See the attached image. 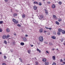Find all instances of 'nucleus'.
Here are the masks:
<instances>
[{
    "mask_svg": "<svg viewBox=\"0 0 65 65\" xmlns=\"http://www.w3.org/2000/svg\"><path fill=\"white\" fill-rule=\"evenodd\" d=\"M60 62H63V60H62V59H61L60 60Z\"/></svg>",
    "mask_w": 65,
    "mask_h": 65,
    "instance_id": "40",
    "label": "nucleus"
},
{
    "mask_svg": "<svg viewBox=\"0 0 65 65\" xmlns=\"http://www.w3.org/2000/svg\"><path fill=\"white\" fill-rule=\"evenodd\" d=\"M23 40L24 42H26V41H27V39L26 38L24 37L23 38Z\"/></svg>",
    "mask_w": 65,
    "mask_h": 65,
    "instance_id": "2",
    "label": "nucleus"
},
{
    "mask_svg": "<svg viewBox=\"0 0 65 65\" xmlns=\"http://www.w3.org/2000/svg\"><path fill=\"white\" fill-rule=\"evenodd\" d=\"M3 39H5L6 38V35H4L3 36Z\"/></svg>",
    "mask_w": 65,
    "mask_h": 65,
    "instance_id": "7",
    "label": "nucleus"
},
{
    "mask_svg": "<svg viewBox=\"0 0 65 65\" xmlns=\"http://www.w3.org/2000/svg\"><path fill=\"white\" fill-rule=\"evenodd\" d=\"M6 31L7 32H9L10 31V30L8 28H7L6 29Z\"/></svg>",
    "mask_w": 65,
    "mask_h": 65,
    "instance_id": "11",
    "label": "nucleus"
},
{
    "mask_svg": "<svg viewBox=\"0 0 65 65\" xmlns=\"http://www.w3.org/2000/svg\"><path fill=\"white\" fill-rule=\"evenodd\" d=\"M17 26H18V27H21V25L20 24H18L17 25Z\"/></svg>",
    "mask_w": 65,
    "mask_h": 65,
    "instance_id": "32",
    "label": "nucleus"
},
{
    "mask_svg": "<svg viewBox=\"0 0 65 65\" xmlns=\"http://www.w3.org/2000/svg\"><path fill=\"white\" fill-rule=\"evenodd\" d=\"M47 3L48 4H51V2H47Z\"/></svg>",
    "mask_w": 65,
    "mask_h": 65,
    "instance_id": "37",
    "label": "nucleus"
},
{
    "mask_svg": "<svg viewBox=\"0 0 65 65\" xmlns=\"http://www.w3.org/2000/svg\"><path fill=\"white\" fill-rule=\"evenodd\" d=\"M39 40L41 41V42H42L43 40V37L40 36L39 38Z\"/></svg>",
    "mask_w": 65,
    "mask_h": 65,
    "instance_id": "1",
    "label": "nucleus"
},
{
    "mask_svg": "<svg viewBox=\"0 0 65 65\" xmlns=\"http://www.w3.org/2000/svg\"><path fill=\"white\" fill-rule=\"evenodd\" d=\"M44 33H46V32H46V31H44Z\"/></svg>",
    "mask_w": 65,
    "mask_h": 65,
    "instance_id": "51",
    "label": "nucleus"
},
{
    "mask_svg": "<svg viewBox=\"0 0 65 65\" xmlns=\"http://www.w3.org/2000/svg\"><path fill=\"white\" fill-rule=\"evenodd\" d=\"M30 52H31V50H28L27 51L28 53V54H31V53H30Z\"/></svg>",
    "mask_w": 65,
    "mask_h": 65,
    "instance_id": "25",
    "label": "nucleus"
},
{
    "mask_svg": "<svg viewBox=\"0 0 65 65\" xmlns=\"http://www.w3.org/2000/svg\"><path fill=\"white\" fill-rule=\"evenodd\" d=\"M17 14H14L13 15V16H14V17H17Z\"/></svg>",
    "mask_w": 65,
    "mask_h": 65,
    "instance_id": "21",
    "label": "nucleus"
},
{
    "mask_svg": "<svg viewBox=\"0 0 65 65\" xmlns=\"http://www.w3.org/2000/svg\"><path fill=\"white\" fill-rule=\"evenodd\" d=\"M2 32V29H0V32Z\"/></svg>",
    "mask_w": 65,
    "mask_h": 65,
    "instance_id": "42",
    "label": "nucleus"
},
{
    "mask_svg": "<svg viewBox=\"0 0 65 65\" xmlns=\"http://www.w3.org/2000/svg\"><path fill=\"white\" fill-rule=\"evenodd\" d=\"M4 58L5 59H6V57L5 56H4Z\"/></svg>",
    "mask_w": 65,
    "mask_h": 65,
    "instance_id": "43",
    "label": "nucleus"
},
{
    "mask_svg": "<svg viewBox=\"0 0 65 65\" xmlns=\"http://www.w3.org/2000/svg\"><path fill=\"white\" fill-rule=\"evenodd\" d=\"M13 51H11V52H12Z\"/></svg>",
    "mask_w": 65,
    "mask_h": 65,
    "instance_id": "63",
    "label": "nucleus"
},
{
    "mask_svg": "<svg viewBox=\"0 0 65 65\" xmlns=\"http://www.w3.org/2000/svg\"><path fill=\"white\" fill-rule=\"evenodd\" d=\"M52 65H56V63L55 62H54L52 64Z\"/></svg>",
    "mask_w": 65,
    "mask_h": 65,
    "instance_id": "35",
    "label": "nucleus"
},
{
    "mask_svg": "<svg viewBox=\"0 0 65 65\" xmlns=\"http://www.w3.org/2000/svg\"><path fill=\"white\" fill-rule=\"evenodd\" d=\"M40 17L41 18V20H44V18L43 17V15H40Z\"/></svg>",
    "mask_w": 65,
    "mask_h": 65,
    "instance_id": "3",
    "label": "nucleus"
},
{
    "mask_svg": "<svg viewBox=\"0 0 65 65\" xmlns=\"http://www.w3.org/2000/svg\"><path fill=\"white\" fill-rule=\"evenodd\" d=\"M52 58H53V60H55V59L56 58V57H55V56H53Z\"/></svg>",
    "mask_w": 65,
    "mask_h": 65,
    "instance_id": "12",
    "label": "nucleus"
},
{
    "mask_svg": "<svg viewBox=\"0 0 65 65\" xmlns=\"http://www.w3.org/2000/svg\"><path fill=\"white\" fill-rule=\"evenodd\" d=\"M56 23L57 25H59V23L57 21L56 22Z\"/></svg>",
    "mask_w": 65,
    "mask_h": 65,
    "instance_id": "19",
    "label": "nucleus"
},
{
    "mask_svg": "<svg viewBox=\"0 0 65 65\" xmlns=\"http://www.w3.org/2000/svg\"><path fill=\"white\" fill-rule=\"evenodd\" d=\"M20 44L21 45H24V43L22 42L20 43Z\"/></svg>",
    "mask_w": 65,
    "mask_h": 65,
    "instance_id": "17",
    "label": "nucleus"
},
{
    "mask_svg": "<svg viewBox=\"0 0 65 65\" xmlns=\"http://www.w3.org/2000/svg\"><path fill=\"white\" fill-rule=\"evenodd\" d=\"M2 65H6V64L5 63H3Z\"/></svg>",
    "mask_w": 65,
    "mask_h": 65,
    "instance_id": "41",
    "label": "nucleus"
},
{
    "mask_svg": "<svg viewBox=\"0 0 65 65\" xmlns=\"http://www.w3.org/2000/svg\"><path fill=\"white\" fill-rule=\"evenodd\" d=\"M5 2H7L8 1V0H5Z\"/></svg>",
    "mask_w": 65,
    "mask_h": 65,
    "instance_id": "45",
    "label": "nucleus"
},
{
    "mask_svg": "<svg viewBox=\"0 0 65 65\" xmlns=\"http://www.w3.org/2000/svg\"><path fill=\"white\" fill-rule=\"evenodd\" d=\"M53 18H56V16L55 15H53Z\"/></svg>",
    "mask_w": 65,
    "mask_h": 65,
    "instance_id": "36",
    "label": "nucleus"
},
{
    "mask_svg": "<svg viewBox=\"0 0 65 65\" xmlns=\"http://www.w3.org/2000/svg\"><path fill=\"white\" fill-rule=\"evenodd\" d=\"M39 32L40 33H42L43 32V29L41 28L39 30Z\"/></svg>",
    "mask_w": 65,
    "mask_h": 65,
    "instance_id": "6",
    "label": "nucleus"
},
{
    "mask_svg": "<svg viewBox=\"0 0 65 65\" xmlns=\"http://www.w3.org/2000/svg\"><path fill=\"white\" fill-rule=\"evenodd\" d=\"M56 50H57V51H58V49H57Z\"/></svg>",
    "mask_w": 65,
    "mask_h": 65,
    "instance_id": "62",
    "label": "nucleus"
},
{
    "mask_svg": "<svg viewBox=\"0 0 65 65\" xmlns=\"http://www.w3.org/2000/svg\"><path fill=\"white\" fill-rule=\"evenodd\" d=\"M52 8H56V5L54 4H53L52 5Z\"/></svg>",
    "mask_w": 65,
    "mask_h": 65,
    "instance_id": "4",
    "label": "nucleus"
},
{
    "mask_svg": "<svg viewBox=\"0 0 65 65\" xmlns=\"http://www.w3.org/2000/svg\"><path fill=\"white\" fill-rule=\"evenodd\" d=\"M38 44H39V45L40 44V43H38Z\"/></svg>",
    "mask_w": 65,
    "mask_h": 65,
    "instance_id": "58",
    "label": "nucleus"
},
{
    "mask_svg": "<svg viewBox=\"0 0 65 65\" xmlns=\"http://www.w3.org/2000/svg\"><path fill=\"white\" fill-rule=\"evenodd\" d=\"M34 4H38V2H36L35 1H34Z\"/></svg>",
    "mask_w": 65,
    "mask_h": 65,
    "instance_id": "20",
    "label": "nucleus"
},
{
    "mask_svg": "<svg viewBox=\"0 0 65 65\" xmlns=\"http://www.w3.org/2000/svg\"><path fill=\"white\" fill-rule=\"evenodd\" d=\"M31 47H33V45H31Z\"/></svg>",
    "mask_w": 65,
    "mask_h": 65,
    "instance_id": "55",
    "label": "nucleus"
},
{
    "mask_svg": "<svg viewBox=\"0 0 65 65\" xmlns=\"http://www.w3.org/2000/svg\"><path fill=\"white\" fill-rule=\"evenodd\" d=\"M46 53L48 54H49V53L47 51H46Z\"/></svg>",
    "mask_w": 65,
    "mask_h": 65,
    "instance_id": "48",
    "label": "nucleus"
},
{
    "mask_svg": "<svg viewBox=\"0 0 65 65\" xmlns=\"http://www.w3.org/2000/svg\"><path fill=\"white\" fill-rule=\"evenodd\" d=\"M45 65H48L49 64V62H45Z\"/></svg>",
    "mask_w": 65,
    "mask_h": 65,
    "instance_id": "8",
    "label": "nucleus"
},
{
    "mask_svg": "<svg viewBox=\"0 0 65 65\" xmlns=\"http://www.w3.org/2000/svg\"><path fill=\"white\" fill-rule=\"evenodd\" d=\"M27 65H30V64H27Z\"/></svg>",
    "mask_w": 65,
    "mask_h": 65,
    "instance_id": "61",
    "label": "nucleus"
},
{
    "mask_svg": "<svg viewBox=\"0 0 65 65\" xmlns=\"http://www.w3.org/2000/svg\"><path fill=\"white\" fill-rule=\"evenodd\" d=\"M61 42H63V39H61Z\"/></svg>",
    "mask_w": 65,
    "mask_h": 65,
    "instance_id": "39",
    "label": "nucleus"
},
{
    "mask_svg": "<svg viewBox=\"0 0 65 65\" xmlns=\"http://www.w3.org/2000/svg\"><path fill=\"white\" fill-rule=\"evenodd\" d=\"M50 34H48V35H50Z\"/></svg>",
    "mask_w": 65,
    "mask_h": 65,
    "instance_id": "60",
    "label": "nucleus"
},
{
    "mask_svg": "<svg viewBox=\"0 0 65 65\" xmlns=\"http://www.w3.org/2000/svg\"><path fill=\"white\" fill-rule=\"evenodd\" d=\"M16 11H17V12H19V11L18 10H16Z\"/></svg>",
    "mask_w": 65,
    "mask_h": 65,
    "instance_id": "54",
    "label": "nucleus"
},
{
    "mask_svg": "<svg viewBox=\"0 0 65 65\" xmlns=\"http://www.w3.org/2000/svg\"><path fill=\"white\" fill-rule=\"evenodd\" d=\"M3 21H0V24H3Z\"/></svg>",
    "mask_w": 65,
    "mask_h": 65,
    "instance_id": "33",
    "label": "nucleus"
},
{
    "mask_svg": "<svg viewBox=\"0 0 65 65\" xmlns=\"http://www.w3.org/2000/svg\"><path fill=\"white\" fill-rule=\"evenodd\" d=\"M63 44L65 45V43H63Z\"/></svg>",
    "mask_w": 65,
    "mask_h": 65,
    "instance_id": "59",
    "label": "nucleus"
},
{
    "mask_svg": "<svg viewBox=\"0 0 65 65\" xmlns=\"http://www.w3.org/2000/svg\"><path fill=\"white\" fill-rule=\"evenodd\" d=\"M53 34H54V35H56V31H53Z\"/></svg>",
    "mask_w": 65,
    "mask_h": 65,
    "instance_id": "27",
    "label": "nucleus"
},
{
    "mask_svg": "<svg viewBox=\"0 0 65 65\" xmlns=\"http://www.w3.org/2000/svg\"><path fill=\"white\" fill-rule=\"evenodd\" d=\"M0 55H2V52H0Z\"/></svg>",
    "mask_w": 65,
    "mask_h": 65,
    "instance_id": "53",
    "label": "nucleus"
},
{
    "mask_svg": "<svg viewBox=\"0 0 65 65\" xmlns=\"http://www.w3.org/2000/svg\"><path fill=\"white\" fill-rule=\"evenodd\" d=\"M63 64H65V62H63Z\"/></svg>",
    "mask_w": 65,
    "mask_h": 65,
    "instance_id": "56",
    "label": "nucleus"
},
{
    "mask_svg": "<svg viewBox=\"0 0 65 65\" xmlns=\"http://www.w3.org/2000/svg\"><path fill=\"white\" fill-rule=\"evenodd\" d=\"M14 35H15V36H16V35H16V34H14Z\"/></svg>",
    "mask_w": 65,
    "mask_h": 65,
    "instance_id": "57",
    "label": "nucleus"
},
{
    "mask_svg": "<svg viewBox=\"0 0 65 65\" xmlns=\"http://www.w3.org/2000/svg\"><path fill=\"white\" fill-rule=\"evenodd\" d=\"M22 18H25V17H26V16L25 15L23 14L22 15Z\"/></svg>",
    "mask_w": 65,
    "mask_h": 65,
    "instance_id": "14",
    "label": "nucleus"
},
{
    "mask_svg": "<svg viewBox=\"0 0 65 65\" xmlns=\"http://www.w3.org/2000/svg\"><path fill=\"white\" fill-rule=\"evenodd\" d=\"M25 37H27L28 36V35H26L25 36Z\"/></svg>",
    "mask_w": 65,
    "mask_h": 65,
    "instance_id": "52",
    "label": "nucleus"
},
{
    "mask_svg": "<svg viewBox=\"0 0 65 65\" xmlns=\"http://www.w3.org/2000/svg\"><path fill=\"white\" fill-rule=\"evenodd\" d=\"M9 37V35H7V36H6V39H7V38H8V37Z\"/></svg>",
    "mask_w": 65,
    "mask_h": 65,
    "instance_id": "34",
    "label": "nucleus"
},
{
    "mask_svg": "<svg viewBox=\"0 0 65 65\" xmlns=\"http://www.w3.org/2000/svg\"><path fill=\"white\" fill-rule=\"evenodd\" d=\"M48 29H49V30H52V28H48Z\"/></svg>",
    "mask_w": 65,
    "mask_h": 65,
    "instance_id": "49",
    "label": "nucleus"
},
{
    "mask_svg": "<svg viewBox=\"0 0 65 65\" xmlns=\"http://www.w3.org/2000/svg\"><path fill=\"white\" fill-rule=\"evenodd\" d=\"M4 43L5 44H7V41L6 40H5L4 41Z\"/></svg>",
    "mask_w": 65,
    "mask_h": 65,
    "instance_id": "18",
    "label": "nucleus"
},
{
    "mask_svg": "<svg viewBox=\"0 0 65 65\" xmlns=\"http://www.w3.org/2000/svg\"><path fill=\"white\" fill-rule=\"evenodd\" d=\"M42 61L43 62H45L46 61V59L45 58H43L42 59Z\"/></svg>",
    "mask_w": 65,
    "mask_h": 65,
    "instance_id": "13",
    "label": "nucleus"
},
{
    "mask_svg": "<svg viewBox=\"0 0 65 65\" xmlns=\"http://www.w3.org/2000/svg\"><path fill=\"white\" fill-rule=\"evenodd\" d=\"M54 50H55V49L54 48H53L52 49V51H54Z\"/></svg>",
    "mask_w": 65,
    "mask_h": 65,
    "instance_id": "50",
    "label": "nucleus"
},
{
    "mask_svg": "<svg viewBox=\"0 0 65 65\" xmlns=\"http://www.w3.org/2000/svg\"><path fill=\"white\" fill-rule=\"evenodd\" d=\"M15 42L13 41V45H15Z\"/></svg>",
    "mask_w": 65,
    "mask_h": 65,
    "instance_id": "31",
    "label": "nucleus"
},
{
    "mask_svg": "<svg viewBox=\"0 0 65 65\" xmlns=\"http://www.w3.org/2000/svg\"><path fill=\"white\" fill-rule=\"evenodd\" d=\"M50 45H53V44H52V43H50Z\"/></svg>",
    "mask_w": 65,
    "mask_h": 65,
    "instance_id": "44",
    "label": "nucleus"
},
{
    "mask_svg": "<svg viewBox=\"0 0 65 65\" xmlns=\"http://www.w3.org/2000/svg\"><path fill=\"white\" fill-rule=\"evenodd\" d=\"M43 1H44V0H42Z\"/></svg>",
    "mask_w": 65,
    "mask_h": 65,
    "instance_id": "64",
    "label": "nucleus"
},
{
    "mask_svg": "<svg viewBox=\"0 0 65 65\" xmlns=\"http://www.w3.org/2000/svg\"><path fill=\"white\" fill-rule=\"evenodd\" d=\"M62 34H65V30H63V31L62 30Z\"/></svg>",
    "mask_w": 65,
    "mask_h": 65,
    "instance_id": "22",
    "label": "nucleus"
},
{
    "mask_svg": "<svg viewBox=\"0 0 65 65\" xmlns=\"http://www.w3.org/2000/svg\"><path fill=\"white\" fill-rule=\"evenodd\" d=\"M38 4L40 6H41L42 5V4H41V3H39Z\"/></svg>",
    "mask_w": 65,
    "mask_h": 65,
    "instance_id": "26",
    "label": "nucleus"
},
{
    "mask_svg": "<svg viewBox=\"0 0 65 65\" xmlns=\"http://www.w3.org/2000/svg\"><path fill=\"white\" fill-rule=\"evenodd\" d=\"M12 21L14 23L16 21V20L14 19H13L12 20Z\"/></svg>",
    "mask_w": 65,
    "mask_h": 65,
    "instance_id": "29",
    "label": "nucleus"
},
{
    "mask_svg": "<svg viewBox=\"0 0 65 65\" xmlns=\"http://www.w3.org/2000/svg\"><path fill=\"white\" fill-rule=\"evenodd\" d=\"M14 24H17L18 23V21H16V20L14 22Z\"/></svg>",
    "mask_w": 65,
    "mask_h": 65,
    "instance_id": "16",
    "label": "nucleus"
},
{
    "mask_svg": "<svg viewBox=\"0 0 65 65\" xmlns=\"http://www.w3.org/2000/svg\"><path fill=\"white\" fill-rule=\"evenodd\" d=\"M45 12L46 14H48V12L47 11V10L45 9Z\"/></svg>",
    "mask_w": 65,
    "mask_h": 65,
    "instance_id": "10",
    "label": "nucleus"
},
{
    "mask_svg": "<svg viewBox=\"0 0 65 65\" xmlns=\"http://www.w3.org/2000/svg\"><path fill=\"white\" fill-rule=\"evenodd\" d=\"M62 2H59V5H61L62 4Z\"/></svg>",
    "mask_w": 65,
    "mask_h": 65,
    "instance_id": "28",
    "label": "nucleus"
},
{
    "mask_svg": "<svg viewBox=\"0 0 65 65\" xmlns=\"http://www.w3.org/2000/svg\"><path fill=\"white\" fill-rule=\"evenodd\" d=\"M45 28H46V29H48V28H47V27H45Z\"/></svg>",
    "mask_w": 65,
    "mask_h": 65,
    "instance_id": "47",
    "label": "nucleus"
},
{
    "mask_svg": "<svg viewBox=\"0 0 65 65\" xmlns=\"http://www.w3.org/2000/svg\"><path fill=\"white\" fill-rule=\"evenodd\" d=\"M51 38L52 39H56V37L54 36H52L51 37Z\"/></svg>",
    "mask_w": 65,
    "mask_h": 65,
    "instance_id": "15",
    "label": "nucleus"
},
{
    "mask_svg": "<svg viewBox=\"0 0 65 65\" xmlns=\"http://www.w3.org/2000/svg\"><path fill=\"white\" fill-rule=\"evenodd\" d=\"M33 8L34 9V10H36V9H37V6H34L33 7Z\"/></svg>",
    "mask_w": 65,
    "mask_h": 65,
    "instance_id": "5",
    "label": "nucleus"
},
{
    "mask_svg": "<svg viewBox=\"0 0 65 65\" xmlns=\"http://www.w3.org/2000/svg\"><path fill=\"white\" fill-rule=\"evenodd\" d=\"M36 65H37L38 64V62H36Z\"/></svg>",
    "mask_w": 65,
    "mask_h": 65,
    "instance_id": "46",
    "label": "nucleus"
},
{
    "mask_svg": "<svg viewBox=\"0 0 65 65\" xmlns=\"http://www.w3.org/2000/svg\"><path fill=\"white\" fill-rule=\"evenodd\" d=\"M57 34L58 35H60L61 34V32H58Z\"/></svg>",
    "mask_w": 65,
    "mask_h": 65,
    "instance_id": "23",
    "label": "nucleus"
},
{
    "mask_svg": "<svg viewBox=\"0 0 65 65\" xmlns=\"http://www.w3.org/2000/svg\"><path fill=\"white\" fill-rule=\"evenodd\" d=\"M37 51H39V53H40L41 52L40 50H39V49H37Z\"/></svg>",
    "mask_w": 65,
    "mask_h": 65,
    "instance_id": "30",
    "label": "nucleus"
},
{
    "mask_svg": "<svg viewBox=\"0 0 65 65\" xmlns=\"http://www.w3.org/2000/svg\"><path fill=\"white\" fill-rule=\"evenodd\" d=\"M62 30H63L61 28H59V29H58L59 32H62Z\"/></svg>",
    "mask_w": 65,
    "mask_h": 65,
    "instance_id": "9",
    "label": "nucleus"
},
{
    "mask_svg": "<svg viewBox=\"0 0 65 65\" xmlns=\"http://www.w3.org/2000/svg\"><path fill=\"white\" fill-rule=\"evenodd\" d=\"M19 60L20 61H21V62H22L23 61V60H22V59H20V58H19Z\"/></svg>",
    "mask_w": 65,
    "mask_h": 65,
    "instance_id": "38",
    "label": "nucleus"
},
{
    "mask_svg": "<svg viewBox=\"0 0 65 65\" xmlns=\"http://www.w3.org/2000/svg\"><path fill=\"white\" fill-rule=\"evenodd\" d=\"M59 22H61V21H62V20L61 19L59 18V20H58Z\"/></svg>",
    "mask_w": 65,
    "mask_h": 65,
    "instance_id": "24",
    "label": "nucleus"
}]
</instances>
